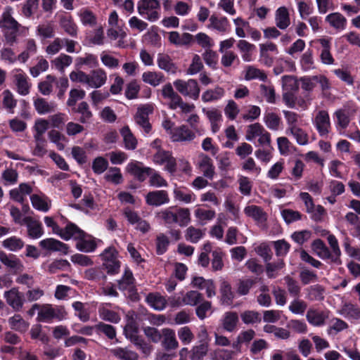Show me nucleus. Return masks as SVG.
<instances>
[{
    "instance_id": "1",
    "label": "nucleus",
    "mask_w": 360,
    "mask_h": 360,
    "mask_svg": "<svg viewBox=\"0 0 360 360\" xmlns=\"http://www.w3.org/2000/svg\"><path fill=\"white\" fill-rule=\"evenodd\" d=\"M12 12L13 8L6 6L0 17V29L6 44L9 46H13L17 43L18 37L27 30L13 17Z\"/></svg>"
},
{
    "instance_id": "2",
    "label": "nucleus",
    "mask_w": 360,
    "mask_h": 360,
    "mask_svg": "<svg viewBox=\"0 0 360 360\" xmlns=\"http://www.w3.org/2000/svg\"><path fill=\"white\" fill-rule=\"evenodd\" d=\"M286 122L285 134L292 137L300 146H306L309 143L308 133L300 126L301 115L294 111L283 110Z\"/></svg>"
},
{
    "instance_id": "3",
    "label": "nucleus",
    "mask_w": 360,
    "mask_h": 360,
    "mask_svg": "<svg viewBox=\"0 0 360 360\" xmlns=\"http://www.w3.org/2000/svg\"><path fill=\"white\" fill-rule=\"evenodd\" d=\"M68 313L62 306L53 307L50 304H39L37 320L39 322L51 323L53 319H65Z\"/></svg>"
},
{
    "instance_id": "4",
    "label": "nucleus",
    "mask_w": 360,
    "mask_h": 360,
    "mask_svg": "<svg viewBox=\"0 0 360 360\" xmlns=\"http://www.w3.org/2000/svg\"><path fill=\"white\" fill-rule=\"evenodd\" d=\"M137 11L141 17L149 22H156L160 18V2L158 0H139Z\"/></svg>"
},
{
    "instance_id": "5",
    "label": "nucleus",
    "mask_w": 360,
    "mask_h": 360,
    "mask_svg": "<svg viewBox=\"0 0 360 360\" xmlns=\"http://www.w3.org/2000/svg\"><path fill=\"white\" fill-rule=\"evenodd\" d=\"M173 84L176 90L183 96L188 97L194 101L198 99L200 88L196 79L184 80L178 79Z\"/></svg>"
},
{
    "instance_id": "6",
    "label": "nucleus",
    "mask_w": 360,
    "mask_h": 360,
    "mask_svg": "<svg viewBox=\"0 0 360 360\" xmlns=\"http://www.w3.org/2000/svg\"><path fill=\"white\" fill-rule=\"evenodd\" d=\"M153 161L156 165L164 166V169L171 174L176 171V160L171 151L158 149L153 155Z\"/></svg>"
},
{
    "instance_id": "7",
    "label": "nucleus",
    "mask_w": 360,
    "mask_h": 360,
    "mask_svg": "<svg viewBox=\"0 0 360 360\" xmlns=\"http://www.w3.org/2000/svg\"><path fill=\"white\" fill-rule=\"evenodd\" d=\"M312 124L321 137H327L331 130V123L328 112L319 110L312 120Z\"/></svg>"
},
{
    "instance_id": "8",
    "label": "nucleus",
    "mask_w": 360,
    "mask_h": 360,
    "mask_svg": "<svg viewBox=\"0 0 360 360\" xmlns=\"http://www.w3.org/2000/svg\"><path fill=\"white\" fill-rule=\"evenodd\" d=\"M153 112V105L146 104L139 107L134 116L136 124L139 126L146 134H148L152 129V126L149 122L148 116L152 114Z\"/></svg>"
},
{
    "instance_id": "9",
    "label": "nucleus",
    "mask_w": 360,
    "mask_h": 360,
    "mask_svg": "<svg viewBox=\"0 0 360 360\" xmlns=\"http://www.w3.org/2000/svg\"><path fill=\"white\" fill-rule=\"evenodd\" d=\"M330 311L319 308L310 307L306 314V319L308 323L314 327H321L326 323L329 318Z\"/></svg>"
},
{
    "instance_id": "10",
    "label": "nucleus",
    "mask_w": 360,
    "mask_h": 360,
    "mask_svg": "<svg viewBox=\"0 0 360 360\" xmlns=\"http://www.w3.org/2000/svg\"><path fill=\"white\" fill-rule=\"evenodd\" d=\"M4 297L7 304L14 311H20L22 309L25 300L23 293L20 292L18 288H12L5 291Z\"/></svg>"
},
{
    "instance_id": "11",
    "label": "nucleus",
    "mask_w": 360,
    "mask_h": 360,
    "mask_svg": "<svg viewBox=\"0 0 360 360\" xmlns=\"http://www.w3.org/2000/svg\"><path fill=\"white\" fill-rule=\"evenodd\" d=\"M122 214L130 224L135 226L136 230L145 233L150 229V224L140 217L139 214L130 207L124 208Z\"/></svg>"
},
{
    "instance_id": "12",
    "label": "nucleus",
    "mask_w": 360,
    "mask_h": 360,
    "mask_svg": "<svg viewBox=\"0 0 360 360\" xmlns=\"http://www.w3.org/2000/svg\"><path fill=\"white\" fill-rule=\"evenodd\" d=\"M118 309V307L111 303H101L98 308V313L102 320L112 323H118L121 320L120 314L116 311V309Z\"/></svg>"
},
{
    "instance_id": "13",
    "label": "nucleus",
    "mask_w": 360,
    "mask_h": 360,
    "mask_svg": "<svg viewBox=\"0 0 360 360\" xmlns=\"http://www.w3.org/2000/svg\"><path fill=\"white\" fill-rule=\"evenodd\" d=\"M126 171L140 182H143L152 172V168L145 167L141 162L131 161L126 167Z\"/></svg>"
},
{
    "instance_id": "14",
    "label": "nucleus",
    "mask_w": 360,
    "mask_h": 360,
    "mask_svg": "<svg viewBox=\"0 0 360 360\" xmlns=\"http://www.w3.org/2000/svg\"><path fill=\"white\" fill-rule=\"evenodd\" d=\"M24 225H25L27 228V236L32 239L39 238L44 233L41 221L31 216L24 217Z\"/></svg>"
},
{
    "instance_id": "15",
    "label": "nucleus",
    "mask_w": 360,
    "mask_h": 360,
    "mask_svg": "<svg viewBox=\"0 0 360 360\" xmlns=\"http://www.w3.org/2000/svg\"><path fill=\"white\" fill-rule=\"evenodd\" d=\"M204 177L212 180L215 174V167L213 165L212 160L204 153L199 155V161L197 165Z\"/></svg>"
},
{
    "instance_id": "16",
    "label": "nucleus",
    "mask_w": 360,
    "mask_h": 360,
    "mask_svg": "<svg viewBox=\"0 0 360 360\" xmlns=\"http://www.w3.org/2000/svg\"><path fill=\"white\" fill-rule=\"evenodd\" d=\"M146 202L151 206H161L169 202V194L165 190L150 191L146 196Z\"/></svg>"
},
{
    "instance_id": "17",
    "label": "nucleus",
    "mask_w": 360,
    "mask_h": 360,
    "mask_svg": "<svg viewBox=\"0 0 360 360\" xmlns=\"http://www.w3.org/2000/svg\"><path fill=\"white\" fill-rule=\"evenodd\" d=\"M13 75L17 87V91L22 96H26L30 93L31 84L28 82V77L21 69H15Z\"/></svg>"
},
{
    "instance_id": "18",
    "label": "nucleus",
    "mask_w": 360,
    "mask_h": 360,
    "mask_svg": "<svg viewBox=\"0 0 360 360\" xmlns=\"http://www.w3.org/2000/svg\"><path fill=\"white\" fill-rule=\"evenodd\" d=\"M39 245L44 250L52 252H60L64 255H67L69 252V247L67 244L52 238L41 240Z\"/></svg>"
},
{
    "instance_id": "19",
    "label": "nucleus",
    "mask_w": 360,
    "mask_h": 360,
    "mask_svg": "<svg viewBox=\"0 0 360 360\" xmlns=\"http://www.w3.org/2000/svg\"><path fill=\"white\" fill-rule=\"evenodd\" d=\"M158 67L170 75H176L178 72V66L173 62L172 58L167 53H159L157 56Z\"/></svg>"
},
{
    "instance_id": "20",
    "label": "nucleus",
    "mask_w": 360,
    "mask_h": 360,
    "mask_svg": "<svg viewBox=\"0 0 360 360\" xmlns=\"http://www.w3.org/2000/svg\"><path fill=\"white\" fill-rule=\"evenodd\" d=\"M107 35L110 40L115 41L118 39L116 44L117 47L126 48L127 46V44L125 41V39L127 37V33L125 30L124 25L114 27H109L107 30Z\"/></svg>"
},
{
    "instance_id": "21",
    "label": "nucleus",
    "mask_w": 360,
    "mask_h": 360,
    "mask_svg": "<svg viewBox=\"0 0 360 360\" xmlns=\"http://www.w3.org/2000/svg\"><path fill=\"white\" fill-rule=\"evenodd\" d=\"M202 112L206 115L210 122L212 133H217L221 128L223 121L221 111L214 108L211 109L202 108Z\"/></svg>"
},
{
    "instance_id": "22",
    "label": "nucleus",
    "mask_w": 360,
    "mask_h": 360,
    "mask_svg": "<svg viewBox=\"0 0 360 360\" xmlns=\"http://www.w3.org/2000/svg\"><path fill=\"white\" fill-rule=\"evenodd\" d=\"M195 138V132L185 124L174 128L172 131V139L173 141H191Z\"/></svg>"
},
{
    "instance_id": "23",
    "label": "nucleus",
    "mask_w": 360,
    "mask_h": 360,
    "mask_svg": "<svg viewBox=\"0 0 360 360\" xmlns=\"http://www.w3.org/2000/svg\"><path fill=\"white\" fill-rule=\"evenodd\" d=\"M318 42L321 44L320 60L324 65H333L335 59L330 52L331 41L330 39L321 38L318 39Z\"/></svg>"
},
{
    "instance_id": "24",
    "label": "nucleus",
    "mask_w": 360,
    "mask_h": 360,
    "mask_svg": "<svg viewBox=\"0 0 360 360\" xmlns=\"http://www.w3.org/2000/svg\"><path fill=\"white\" fill-rule=\"evenodd\" d=\"M107 73L103 68L93 70L89 74V86L98 89L103 86L107 82Z\"/></svg>"
},
{
    "instance_id": "25",
    "label": "nucleus",
    "mask_w": 360,
    "mask_h": 360,
    "mask_svg": "<svg viewBox=\"0 0 360 360\" xmlns=\"http://www.w3.org/2000/svg\"><path fill=\"white\" fill-rule=\"evenodd\" d=\"M32 192V186L27 183H21L18 187L11 189L9 191V195L11 200L23 204L26 195H30Z\"/></svg>"
},
{
    "instance_id": "26",
    "label": "nucleus",
    "mask_w": 360,
    "mask_h": 360,
    "mask_svg": "<svg viewBox=\"0 0 360 360\" xmlns=\"http://www.w3.org/2000/svg\"><path fill=\"white\" fill-rule=\"evenodd\" d=\"M83 236L84 231L72 222H68L65 228H61L59 233V236L65 240H69L72 238L77 240Z\"/></svg>"
},
{
    "instance_id": "27",
    "label": "nucleus",
    "mask_w": 360,
    "mask_h": 360,
    "mask_svg": "<svg viewBox=\"0 0 360 360\" xmlns=\"http://www.w3.org/2000/svg\"><path fill=\"white\" fill-rule=\"evenodd\" d=\"M30 201L35 210L42 212H47L51 207V200L44 194H33Z\"/></svg>"
},
{
    "instance_id": "28",
    "label": "nucleus",
    "mask_w": 360,
    "mask_h": 360,
    "mask_svg": "<svg viewBox=\"0 0 360 360\" xmlns=\"http://www.w3.org/2000/svg\"><path fill=\"white\" fill-rule=\"evenodd\" d=\"M33 105L34 109L39 115L53 112L57 108V105L54 101H48L46 99L41 97L34 98Z\"/></svg>"
},
{
    "instance_id": "29",
    "label": "nucleus",
    "mask_w": 360,
    "mask_h": 360,
    "mask_svg": "<svg viewBox=\"0 0 360 360\" xmlns=\"http://www.w3.org/2000/svg\"><path fill=\"white\" fill-rule=\"evenodd\" d=\"M162 345L167 350L176 349L179 347V342L173 329L165 328L162 329Z\"/></svg>"
},
{
    "instance_id": "30",
    "label": "nucleus",
    "mask_w": 360,
    "mask_h": 360,
    "mask_svg": "<svg viewBox=\"0 0 360 360\" xmlns=\"http://www.w3.org/2000/svg\"><path fill=\"white\" fill-rule=\"evenodd\" d=\"M209 27L217 30L221 33H226L229 31L230 23L228 18L225 16L218 17L212 14L209 19Z\"/></svg>"
},
{
    "instance_id": "31",
    "label": "nucleus",
    "mask_w": 360,
    "mask_h": 360,
    "mask_svg": "<svg viewBox=\"0 0 360 360\" xmlns=\"http://www.w3.org/2000/svg\"><path fill=\"white\" fill-rule=\"evenodd\" d=\"M76 248L77 250L84 252H94L97 248L96 240L94 238L87 235L84 231V236L77 238Z\"/></svg>"
},
{
    "instance_id": "32",
    "label": "nucleus",
    "mask_w": 360,
    "mask_h": 360,
    "mask_svg": "<svg viewBox=\"0 0 360 360\" xmlns=\"http://www.w3.org/2000/svg\"><path fill=\"white\" fill-rule=\"evenodd\" d=\"M146 302L157 311L164 310L167 304V300L165 296L160 292H150L146 298Z\"/></svg>"
},
{
    "instance_id": "33",
    "label": "nucleus",
    "mask_w": 360,
    "mask_h": 360,
    "mask_svg": "<svg viewBox=\"0 0 360 360\" xmlns=\"http://www.w3.org/2000/svg\"><path fill=\"white\" fill-rule=\"evenodd\" d=\"M275 23L281 30H285L290 25V14L286 7L281 6L276 11Z\"/></svg>"
},
{
    "instance_id": "34",
    "label": "nucleus",
    "mask_w": 360,
    "mask_h": 360,
    "mask_svg": "<svg viewBox=\"0 0 360 360\" xmlns=\"http://www.w3.org/2000/svg\"><path fill=\"white\" fill-rule=\"evenodd\" d=\"M237 48L239 50L241 58L245 62L253 60V52L255 50V46L249 41L240 39L238 41Z\"/></svg>"
},
{
    "instance_id": "35",
    "label": "nucleus",
    "mask_w": 360,
    "mask_h": 360,
    "mask_svg": "<svg viewBox=\"0 0 360 360\" xmlns=\"http://www.w3.org/2000/svg\"><path fill=\"white\" fill-rule=\"evenodd\" d=\"M143 82L152 86H158L165 81V77L161 72L146 71L141 75Z\"/></svg>"
},
{
    "instance_id": "36",
    "label": "nucleus",
    "mask_w": 360,
    "mask_h": 360,
    "mask_svg": "<svg viewBox=\"0 0 360 360\" xmlns=\"http://www.w3.org/2000/svg\"><path fill=\"white\" fill-rule=\"evenodd\" d=\"M326 22L338 31L345 30L347 25V19L338 12L328 14L326 17Z\"/></svg>"
},
{
    "instance_id": "37",
    "label": "nucleus",
    "mask_w": 360,
    "mask_h": 360,
    "mask_svg": "<svg viewBox=\"0 0 360 360\" xmlns=\"http://www.w3.org/2000/svg\"><path fill=\"white\" fill-rule=\"evenodd\" d=\"M110 353L120 360H138L139 354L128 347H117L110 350Z\"/></svg>"
},
{
    "instance_id": "38",
    "label": "nucleus",
    "mask_w": 360,
    "mask_h": 360,
    "mask_svg": "<svg viewBox=\"0 0 360 360\" xmlns=\"http://www.w3.org/2000/svg\"><path fill=\"white\" fill-rule=\"evenodd\" d=\"M169 41L176 46H185L189 44L193 40V36L187 32L180 34L176 31L168 33Z\"/></svg>"
},
{
    "instance_id": "39",
    "label": "nucleus",
    "mask_w": 360,
    "mask_h": 360,
    "mask_svg": "<svg viewBox=\"0 0 360 360\" xmlns=\"http://www.w3.org/2000/svg\"><path fill=\"white\" fill-rule=\"evenodd\" d=\"M60 26L71 37H76L77 34V26L70 15H63L60 17Z\"/></svg>"
},
{
    "instance_id": "40",
    "label": "nucleus",
    "mask_w": 360,
    "mask_h": 360,
    "mask_svg": "<svg viewBox=\"0 0 360 360\" xmlns=\"http://www.w3.org/2000/svg\"><path fill=\"white\" fill-rule=\"evenodd\" d=\"M238 323V315L235 311H227L221 319L223 328L228 332L234 331Z\"/></svg>"
},
{
    "instance_id": "41",
    "label": "nucleus",
    "mask_w": 360,
    "mask_h": 360,
    "mask_svg": "<svg viewBox=\"0 0 360 360\" xmlns=\"http://www.w3.org/2000/svg\"><path fill=\"white\" fill-rule=\"evenodd\" d=\"M174 198L176 200L188 204L195 200V195L185 187L176 186L173 191Z\"/></svg>"
},
{
    "instance_id": "42",
    "label": "nucleus",
    "mask_w": 360,
    "mask_h": 360,
    "mask_svg": "<svg viewBox=\"0 0 360 360\" xmlns=\"http://www.w3.org/2000/svg\"><path fill=\"white\" fill-rule=\"evenodd\" d=\"M311 248L320 258L323 259H330L333 262V256L322 240H314L311 244Z\"/></svg>"
},
{
    "instance_id": "43",
    "label": "nucleus",
    "mask_w": 360,
    "mask_h": 360,
    "mask_svg": "<svg viewBox=\"0 0 360 360\" xmlns=\"http://www.w3.org/2000/svg\"><path fill=\"white\" fill-rule=\"evenodd\" d=\"M305 291L306 298L309 301H322L324 300L325 288L319 284L311 285L307 288Z\"/></svg>"
},
{
    "instance_id": "44",
    "label": "nucleus",
    "mask_w": 360,
    "mask_h": 360,
    "mask_svg": "<svg viewBox=\"0 0 360 360\" xmlns=\"http://www.w3.org/2000/svg\"><path fill=\"white\" fill-rule=\"evenodd\" d=\"M339 313L348 319L358 320L360 319V308L357 305L349 302L345 303Z\"/></svg>"
},
{
    "instance_id": "45",
    "label": "nucleus",
    "mask_w": 360,
    "mask_h": 360,
    "mask_svg": "<svg viewBox=\"0 0 360 360\" xmlns=\"http://www.w3.org/2000/svg\"><path fill=\"white\" fill-rule=\"evenodd\" d=\"M174 224L186 226L191 221V212L188 208L175 207Z\"/></svg>"
},
{
    "instance_id": "46",
    "label": "nucleus",
    "mask_w": 360,
    "mask_h": 360,
    "mask_svg": "<svg viewBox=\"0 0 360 360\" xmlns=\"http://www.w3.org/2000/svg\"><path fill=\"white\" fill-rule=\"evenodd\" d=\"M244 213L249 217H252L257 221L263 222L266 219V214L261 207L257 205H248L244 209Z\"/></svg>"
},
{
    "instance_id": "47",
    "label": "nucleus",
    "mask_w": 360,
    "mask_h": 360,
    "mask_svg": "<svg viewBox=\"0 0 360 360\" xmlns=\"http://www.w3.org/2000/svg\"><path fill=\"white\" fill-rule=\"evenodd\" d=\"M225 94V91L222 87L216 86L214 89L206 90L202 94V101L204 103H210L221 99Z\"/></svg>"
},
{
    "instance_id": "48",
    "label": "nucleus",
    "mask_w": 360,
    "mask_h": 360,
    "mask_svg": "<svg viewBox=\"0 0 360 360\" xmlns=\"http://www.w3.org/2000/svg\"><path fill=\"white\" fill-rule=\"evenodd\" d=\"M123 137L124 148L127 150H135L137 147L138 141L136 137L131 133L128 126L124 127L120 131Z\"/></svg>"
},
{
    "instance_id": "49",
    "label": "nucleus",
    "mask_w": 360,
    "mask_h": 360,
    "mask_svg": "<svg viewBox=\"0 0 360 360\" xmlns=\"http://www.w3.org/2000/svg\"><path fill=\"white\" fill-rule=\"evenodd\" d=\"M134 282L135 278L131 271L126 268L122 278L118 281V286L121 290H131L134 288Z\"/></svg>"
},
{
    "instance_id": "50",
    "label": "nucleus",
    "mask_w": 360,
    "mask_h": 360,
    "mask_svg": "<svg viewBox=\"0 0 360 360\" xmlns=\"http://www.w3.org/2000/svg\"><path fill=\"white\" fill-rule=\"evenodd\" d=\"M75 64L78 68L86 65L89 68H94L98 65V60L96 55L85 53L84 56L76 58Z\"/></svg>"
},
{
    "instance_id": "51",
    "label": "nucleus",
    "mask_w": 360,
    "mask_h": 360,
    "mask_svg": "<svg viewBox=\"0 0 360 360\" xmlns=\"http://www.w3.org/2000/svg\"><path fill=\"white\" fill-rule=\"evenodd\" d=\"M77 14L80 21L84 25L89 27L96 25L97 22L96 16L89 8H83L79 11Z\"/></svg>"
},
{
    "instance_id": "52",
    "label": "nucleus",
    "mask_w": 360,
    "mask_h": 360,
    "mask_svg": "<svg viewBox=\"0 0 360 360\" xmlns=\"http://www.w3.org/2000/svg\"><path fill=\"white\" fill-rule=\"evenodd\" d=\"M264 122L270 130L277 131L281 124V119L276 112H269L264 115Z\"/></svg>"
},
{
    "instance_id": "53",
    "label": "nucleus",
    "mask_w": 360,
    "mask_h": 360,
    "mask_svg": "<svg viewBox=\"0 0 360 360\" xmlns=\"http://www.w3.org/2000/svg\"><path fill=\"white\" fill-rule=\"evenodd\" d=\"M72 63V58L65 53H61L55 59L51 60V65L60 72H64L65 69Z\"/></svg>"
},
{
    "instance_id": "54",
    "label": "nucleus",
    "mask_w": 360,
    "mask_h": 360,
    "mask_svg": "<svg viewBox=\"0 0 360 360\" xmlns=\"http://www.w3.org/2000/svg\"><path fill=\"white\" fill-rule=\"evenodd\" d=\"M8 323L12 329L21 333L25 332L29 328V323L24 320L20 314H15L9 318Z\"/></svg>"
},
{
    "instance_id": "55",
    "label": "nucleus",
    "mask_w": 360,
    "mask_h": 360,
    "mask_svg": "<svg viewBox=\"0 0 360 360\" xmlns=\"http://www.w3.org/2000/svg\"><path fill=\"white\" fill-rule=\"evenodd\" d=\"M0 260L5 266L16 270L21 269L23 266L20 260L13 255H7L1 252Z\"/></svg>"
},
{
    "instance_id": "56",
    "label": "nucleus",
    "mask_w": 360,
    "mask_h": 360,
    "mask_svg": "<svg viewBox=\"0 0 360 360\" xmlns=\"http://www.w3.org/2000/svg\"><path fill=\"white\" fill-rule=\"evenodd\" d=\"M2 245L4 248L8 249L12 252H16L21 250L24 245V241L17 236H11L5 239L2 242Z\"/></svg>"
},
{
    "instance_id": "57",
    "label": "nucleus",
    "mask_w": 360,
    "mask_h": 360,
    "mask_svg": "<svg viewBox=\"0 0 360 360\" xmlns=\"http://www.w3.org/2000/svg\"><path fill=\"white\" fill-rule=\"evenodd\" d=\"M202 300V294L195 290L188 291L182 298L184 304L190 306H196Z\"/></svg>"
},
{
    "instance_id": "58",
    "label": "nucleus",
    "mask_w": 360,
    "mask_h": 360,
    "mask_svg": "<svg viewBox=\"0 0 360 360\" xmlns=\"http://www.w3.org/2000/svg\"><path fill=\"white\" fill-rule=\"evenodd\" d=\"M246 80L259 79L261 81H265L267 78L265 72L254 66L249 65L245 69V73L244 76Z\"/></svg>"
},
{
    "instance_id": "59",
    "label": "nucleus",
    "mask_w": 360,
    "mask_h": 360,
    "mask_svg": "<svg viewBox=\"0 0 360 360\" xmlns=\"http://www.w3.org/2000/svg\"><path fill=\"white\" fill-rule=\"evenodd\" d=\"M221 64L223 67L228 68L240 63V59L234 51H226V53H221Z\"/></svg>"
},
{
    "instance_id": "60",
    "label": "nucleus",
    "mask_w": 360,
    "mask_h": 360,
    "mask_svg": "<svg viewBox=\"0 0 360 360\" xmlns=\"http://www.w3.org/2000/svg\"><path fill=\"white\" fill-rule=\"evenodd\" d=\"M2 104L3 106L10 113L14 112V109L17 105V100L14 95L8 89L4 90L2 93Z\"/></svg>"
},
{
    "instance_id": "61",
    "label": "nucleus",
    "mask_w": 360,
    "mask_h": 360,
    "mask_svg": "<svg viewBox=\"0 0 360 360\" xmlns=\"http://www.w3.org/2000/svg\"><path fill=\"white\" fill-rule=\"evenodd\" d=\"M208 344L201 343L192 347L190 354L191 360H202L208 352Z\"/></svg>"
},
{
    "instance_id": "62",
    "label": "nucleus",
    "mask_w": 360,
    "mask_h": 360,
    "mask_svg": "<svg viewBox=\"0 0 360 360\" xmlns=\"http://www.w3.org/2000/svg\"><path fill=\"white\" fill-rule=\"evenodd\" d=\"M307 309V303L303 300L295 297L289 304L288 309L293 314L303 315Z\"/></svg>"
},
{
    "instance_id": "63",
    "label": "nucleus",
    "mask_w": 360,
    "mask_h": 360,
    "mask_svg": "<svg viewBox=\"0 0 360 360\" xmlns=\"http://www.w3.org/2000/svg\"><path fill=\"white\" fill-rule=\"evenodd\" d=\"M178 337L183 345H190L195 339V335L188 326H183L177 331Z\"/></svg>"
},
{
    "instance_id": "64",
    "label": "nucleus",
    "mask_w": 360,
    "mask_h": 360,
    "mask_svg": "<svg viewBox=\"0 0 360 360\" xmlns=\"http://www.w3.org/2000/svg\"><path fill=\"white\" fill-rule=\"evenodd\" d=\"M37 34L42 38H52L55 35L54 25L51 22L40 24L37 27Z\"/></svg>"
}]
</instances>
